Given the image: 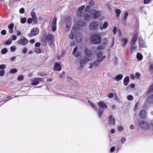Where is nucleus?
Returning <instances> with one entry per match:
<instances>
[{
  "label": "nucleus",
  "mask_w": 153,
  "mask_h": 153,
  "mask_svg": "<svg viewBox=\"0 0 153 153\" xmlns=\"http://www.w3.org/2000/svg\"><path fill=\"white\" fill-rule=\"evenodd\" d=\"M91 42L95 44H98L100 43L101 41V38L100 36L95 34L93 35L90 38Z\"/></svg>",
  "instance_id": "obj_1"
},
{
  "label": "nucleus",
  "mask_w": 153,
  "mask_h": 153,
  "mask_svg": "<svg viewBox=\"0 0 153 153\" xmlns=\"http://www.w3.org/2000/svg\"><path fill=\"white\" fill-rule=\"evenodd\" d=\"M107 105L103 102H100L99 103V111L98 115L99 117H101L103 113L104 109H106Z\"/></svg>",
  "instance_id": "obj_2"
},
{
  "label": "nucleus",
  "mask_w": 153,
  "mask_h": 153,
  "mask_svg": "<svg viewBox=\"0 0 153 153\" xmlns=\"http://www.w3.org/2000/svg\"><path fill=\"white\" fill-rule=\"evenodd\" d=\"M89 60V58L87 57H84L83 58L80 59L79 61L80 66L78 68L79 70H82L83 69V67Z\"/></svg>",
  "instance_id": "obj_3"
},
{
  "label": "nucleus",
  "mask_w": 153,
  "mask_h": 153,
  "mask_svg": "<svg viewBox=\"0 0 153 153\" xmlns=\"http://www.w3.org/2000/svg\"><path fill=\"white\" fill-rule=\"evenodd\" d=\"M139 127L142 129L147 130L150 128L149 123L143 120H142L139 122Z\"/></svg>",
  "instance_id": "obj_4"
},
{
  "label": "nucleus",
  "mask_w": 153,
  "mask_h": 153,
  "mask_svg": "<svg viewBox=\"0 0 153 153\" xmlns=\"http://www.w3.org/2000/svg\"><path fill=\"white\" fill-rule=\"evenodd\" d=\"M101 14L100 11H97L95 10H91L90 12V16L92 19H96L100 16Z\"/></svg>",
  "instance_id": "obj_5"
},
{
  "label": "nucleus",
  "mask_w": 153,
  "mask_h": 153,
  "mask_svg": "<svg viewBox=\"0 0 153 153\" xmlns=\"http://www.w3.org/2000/svg\"><path fill=\"white\" fill-rule=\"evenodd\" d=\"M39 31V29L37 28H33L31 30V33H29L28 35L30 37H31L32 36H35L38 34Z\"/></svg>",
  "instance_id": "obj_6"
},
{
  "label": "nucleus",
  "mask_w": 153,
  "mask_h": 153,
  "mask_svg": "<svg viewBox=\"0 0 153 153\" xmlns=\"http://www.w3.org/2000/svg\"><path fill=\"white\" fill-rule=\"evenodd\" d=\"M98 25V23L97 22H93L90 23L89 28L91 30H95L97 27Z\"/></svg>",
  "instance_id": "obj_7"
},
{
  "label": "nucleus",
  "mask_w": 153,
  "mask_h": 153,
  "mask_svg": "<svg viewBox=\"0 0 153 153\" xmlns=\"http://www.w3.org/2000/svg\"><path fill=\"white\" fill-rule=\"evenodd\" d=\"M34 10H33L31 13L30 15L32 17V19L33 20V24L37 23V18L36 14L35 12H33Z\"/></svg>",
  "instance_id": "obj_8"
},
{
  "label": "nucleus",
  "mask_w": 153,
  "mask_h": 153,
  "mask_svg": "<svg viewBox=\"0 0 153 153\" xmlns=\"http://www.w3.org/2000/svg\"><path fill=\"white\" fill-rule=\"evenodd\" d=\"M53 35L52 34H49L46 36V38L47 42L48 44L49 45H51L53 44Z\"/></svg>",
  "instance_id": "obj_9"
},
{
  "label": "nucleus",
  "mask_w": 153,
  "mask_h": 153,
  "mask_svg": "<svg viewBox=\"0 0 153 153\" xmlns=\"http://www.w3.org/2000/svg\"><path fill=\"white\" fill-rule=\"evenodd\" d=\"M75 38L78 42H80L83 39L82 35L80 33H77L75 35Z\"/></svg>",
  "instance_id": "obj_10"
},
{
  "label": "nucleus",
  "mask_w": 153,
  "mask_h": 153,
  "mask_svg": "<svg viewBox=\"0 0 153 153\" xmlns=\"http://www.w3.org/2000/svg\"><path fill=\"white\" fill-rule=\"evenodd\" d=\"M28 42V40L24 38L20 39L18 42V44L21 45H25Z\"/></svg>",
  "instance_id": "obj_11"
},
{
  "label": "nucleus",
  "mask_w": 153,
  "mask_h": 153,
  "mask_svg": "<svg viewBox=\"0 0 153 153\" xmlns=\"http://www.w3.org/2000/svg\"><path fill=\"white\" fill-rule=\"evenodd\" d=\"M78 49V47L77 46H76L74 48L72 52L74 56L76 57H78L81 54L80 51H79L77 50Z\"/></svg>",
  "instance_id": "obj_12"
},
{
  "label": "nucleus",
  "mask_w": 153,
  "mask_h": 153,
  "mask_svg": "<svg viewBox=\"0 0 153 153\" xmlns=\"http://www.w3.org/2000/svg\"><path fill=\"white\" fill-rule=\"evenodd\" d=\"M109 123L111 125H114L115 123V120L114 117L112 115H110L108 117Z\"/></svg>",
  "instance_id": "obj_13"
},
{
  "label": "nucleus",
  "mask_w": 153,
  "mask_h": 153,
  "mask_svg": "<svg viewBox=\"0 0 153 153\" xmlns=\"http://www.w3.org/2000/svg\"><path fill=\"white\" fill-rule=\"evenodd\" d=\"M138 41L140 46L141 45L143 47H146L145 41L142 37L140 36L139 37Z\"/></svg>",
  "instance_id": "obj_14"
},
{
  "label": "nucleus",
  "mask_w": 153,
  "mask_h": 153,
  "mask_svg": "<svg viewBox=\"0 0 153 153\" xmlns=\"http://www.w3.org/2000/svg\"><path fill=\"white\" fill-rule=\"evenodd\" d=\"M137 37L138 36L136 34H135L134 35L131 39V41L130 43L131 45H133L134 44L137 40Z\"/></svg>",
  "instance_id": "obj_15"
},
{
  "label": "nucleus",
  "mask_w": 153,
  "mask_h": 153,
  "mask_svg": "<svg viewBox=\"0 0 153 153\" xmlns=\"http://www.w3.org/2000/svg\"><path fill=\"white\" fill-rule=\"evenodd\" d=\"M97 56L98 58L97 59L100 60L102 59V61L105 58V56H102V53L101 51L98 52L97 53Z\"/></svg>",
  "instance_id": "obj_16"
},
{
  "label": "nucleus",
  "mask_w": 153,
  "mask_h": 153,
  "mask_svg": "<svg viewBox=\"0 0 153 153\" xmlns=\"http://www.w3.org/2000/svg\"><path fill=\"white\" fill-rule=\"evenodd\" d=\"M62 69L59 63H56L55 64V66L53 68L54 71H59Z\"/></svg>",
  "instance_id": "obj_17"
},
{
  "label": "nucleus",
  "mask_w": 153,
  "mask_h": 153,
  "mask_svg": "<svg viewBox=\"0 0 153 153\" xmlns=\"http://www.w3.org/2000/svg\"><path fill=\"white\" fill-rule=\"evenodd\" d=\"M147 102L151 103L153 102V94H151L146 99Z\"/></svg>",
  "instance_id": "obj_18"
},
{
  "label": "nucleus",
  "mask_w": 153,
  "mask_h": 153,
  "mask_svg": "<svg viewBox=\"0 0 153 153\" xmlns=\"http://www.w3.org/2000/svg\"><path fill=\"white\" fill-rule=\"evenodd\" d=\"M128 42V39L127 38L121 39V43L123 47H125Z\"/></svg>",
  "instance_id": "obj_19"
},
{
  "label": "nucleus",
  "mask_w": 153,
  "mask_h": 153,
  "mask_svg": "<svg viewBox=\"0 0 153 153\" xmlns=\"http://www.w3.org/2000/svg\"><path fill=\"white\" fill-rule=\"evenodd\" d=\"M14 27V24L13 23H11L9 25L8 28L9 29V32L10 33H12L13 32V29Z\"/></svg>",
  "instance_id": "obj_20"
},
{
  "label": "nucleus",
  "mask_w": 153,
  "mask_h": 153,
  "mask_svg": "<svg viewBox=\"0 0 153 153\" xmlns=\"http://www.w3.org/2000/svg\"><path fill=\"white\" fill-rule=\"evenodd\" d=\"M145 111L143 110L141 111L140 112V116L142 119H144L145 118Z\"/></svg>",
  "instance_id": "obj_21"
},
{
  "label": "nucleus",
  "mask_w": 153,
  "mask_h": 153,
  "mask_svg": "<svg viewBox=\"0 0 153 153\" xmlns=\"http://www.w3.org/2000/svg\"><path fill=\"white\" fill-rule=\"evenodd\" d=\"M129 78L128 76L126 77L123 80V84L124 85L126 86L129 82Z\"/></svg>",
  "instance_id": "obj_22"
},
{
  "label": "nucleus",
  "mask_w": 153,
  "mask_h": 153,
  "mask_svg": "<svg viewBox=\"0 0 153 153\" xmlns=\"http://www.w3.org/2000/svg\"><path fill=\"white\" fill-rule=\"evenodd\" d=\"M123 77V76L121 74H118L116 76V77L114 78V80L117 81L121 80Z\"/></svg>",
  "instance_id": "obj_23"
},
{
  "label": "nucleus",
  "mask_w": 153,
  "mask_h": 153,
  "mask_svg": "<svg viewBox=\"0 0 153 153\" xmlns=\"http://www.w3.org/2000/svg\"><path fill=\"white\" fill-rule=\"evenodd\" d=\"M85 24V21L83 20H79L77 22V25L80 27L83 26Z\"/></svg>",
  "instance_id": "obj_24"
},
{
  "label": "nucleus",
  "mask_w": 153,
  "mask_h": 153,
  "mask_svg": "<svg viewBox=\"0 0 153 153\" xmlns=\"http://www.w3.org/2000/svg\"><path fill=\"white\" fill-rule=\"evenodd\" d=\"M84 11H82V10H78L77 11V15L79 17H82L84 15Z\"/></svg>",
  "instance_id": "obj_25"
},
{
  "label": "nucleus",
  "mask_w": 153,
  "mask_h": 153,
  "mask_svg": "<svg viewBox=\"0 0 153 153\" xmlns=\"http://www.w3.org/2000/svg\"><path fill=\"white\" fill-rule=\"evenodd\" d=\"M102 61V59H97L94 61V66L95 67H97L99 65V62Z\"/></svg>",
  "instance_id": "obj_26"
},
{
  "label": "nucleus",
  "mask_w": 153,
  "mask_h": 153,
  "mask_svg": "<svg viewBox=\"0 0 153 153\" xmlns=\"http://www.w3.org/2000/svg\"><path fill=\"white\" fill-rule=\"evenodd\" d=\"M105 45H103L102 44H101L100 45L98 46L97 48V49L98 50H101L104 49L105 48Z\"/></svg>",
  "instance_id": "obj_27"
},
{
  "label": "nucleus",
  "mask_w": 153,
  "mask_h": 153,
  "mask_svg": "<svg viewBox=\"0 0 153 153\" xmlns=\"http://www.w3.org/2000/svg\"><path fill=\"white\" fill-rule=\"evenodd\" d=\"M108 25V23L107 22H105L103 25L102 26L100 27V29L101 30L105 29L107 27Z\"/></svg>",
  "instance_id": "obj_28"
},
{
  "label": "nucleus",
  "mask_w": 153,
  "mask_h": 153,
  "mask_svg": "<svg viewBox=\"0 0 153 153\" xmlns=\"http://www.w3.org/2000/svg\"><path fill=\"white\" fill-rule=\"evenodd\" d=\"M85 54L88 56H90L91 55V51L88 49H85Z\"/></svg>",
  "instance_id": "obj_29"
},
{
  "label": "nucleus",
  "mask_w": 153,
  "mask_h": 153,
  "mask_svg": "<svg viewBox=\"0 0 153 153\" xmlns=\"http://www.w3.org/2000/svg\"><path fill=\"white\" fill-rule=\"evenodd\" d=\"M88 102H89L90 106L93 108L96 111H97V107L94 105V104L91 102L89 100L88 101Z\"/></svg>",
  "instance_id": "obj_30"
},
{
  "label": "nucleus",
  "mask_w": 153,
  "mask_h": 153,
  "mask_svg": "<svg viewBox=\"0 0 153 153\" xmlns=\"http://www.w3.org/2000/svg\"><path fill=\"white\" fill-rule=\"evenodd\" d=\"M143 55L140 53H137V59L139 60H141L143 59Z\"/></svg>",
  "instance_id": "obj_31"
},
{
  "label": "nucleus",
  "mask_w": 153,
  "mask_h": 153,
  "mask_svg": "<svg viewBox=\"0 0 153 153\" xmlns=\"http://www.w3.org/2000/svg\"><path fill=\"white\" fill-rule=\"evenodd\" d=\"M108 42V41L106 38H104L103 40L102 43V44L103 45H105V46L106 47L107 44Z\"/></svg>",
  "instance_id": "obj_32"
},
{
  "label": "nucleus",
  "mask_w": 153,
  "mask_h": 153,
  "mask_svg": "<svg viewBox=\"0 0 153 153\" xmlns=\"http://www.w3.org/2000/svg\"><path fill=\"white\" fill-rule=\"evenodd\" d=\"M153 92V84H152L150 87L149 89L147 92L148 94H149Z\"/></svg>",
  "instance_id": "obj_33"
},
{
  "label": "nucleus",
  "mask_w": 153,
  "mask_h": 153,
  "mask_svg": "<svg viewBox=\"0 0 153 153\" xmlns=\"http://www.w3.org/2000/svg\"><path fill=\"white\" fill-rule=\"evenodd\" d=\"M12 42V39H9L6 41L4 42V45H10L11 43Z\"/></svg>",
  "instance_id": "obj_34"
},
{
  "label": "nucleus",
  "mask_w": 153,
  "mask_h": 153,
  "mask_svg": "<svg viewBox=\"0 0 153 153\" xmlns=\"http://www.w3.org/2000/svg\"><path fill=\"white\" fill-rule=\"evenodd\" d=\"M115 12L116 13V17H118L120 16L121 12L120 10L119 9H117L115 10Z\"/></svg>",
  "instance_id": "obj_35"
},
{
  "label": "nucleus",
  "mask_w": 153,
  "mask_h": 153,
  "mask_svg": "<svg viewBox=\"0 0 153 153\" xmlns=\"http://www.w3.org/2000/svg\"><path fill=\"white\" fill-rule=\"evenodd\" d=\"M56 21H57V19L56 18V17H54L53 20V22H52V25H56Z\"/></svg>",
  "instance_id": "obj_36"
},
{
  "label": "nucleus",
  "mask_w": 153,
  "mask_h": 153,
  "mask_svg": "<svg viewBox=\"0 0 153 153\" xmlns=\"http://www.w3.org/2000/svg\"><path fill=\"white\" fill-rule=\"evenodd\" d=\"M84 18L86 20L88 21L90 19V16L88 14H85L84 16Z\"/></svg>",
  "instance_id": "obj_37"
},
{
  "label": "nucleus",
  "mask_w": 153,
  "mask_h": 153,
  "mask_svg": "<svg viewBox=\"0 0 153 153\" xmlns=\"http://www.w3.org/2000/svg\"><path fill=\"white\" fill-rule=\"evenodd\" d=\"M34 51L36 53H40L41 52V50L39 48H35Z\"/></svg>",
  "instance_id": "obj_38"
},
{
  "label": "nucleus",
  "mask_w": 153,
  "mask_h": 153,
  "mask_svg": "<svg viewBox=\"0 0 153 153\" xmlns=\"http://www.w3.org/2000/svg\"><path fill=\"white\" fill-rule=\"evenodd\" d=\"M39 82H38L35 78L34 80L31 82V84L33 85H36L39 83Z\"/></svg>",
  "instance_id": "obj_39"
},
{
  "label": "nucleus",
  "mask_w": 153,
  "mask_h": 153,
  "mask_svg": "<svg viewBox=\"0 0 153 153\" xmlns=\"http://www.w3.org/2000/svg\"><path fill=\"white\" fill-rule=\"evenodd\" d=\"M7 49L6 48H4L2 50L1 53L2 54H5L7 53Z\"/></svg>",
  "instance_id": "obj_40"
},
{
  "label": "nucleus",
  "mask_w": 153,
  "mask_h": 153,
  "mask_svg": "<svg viewBox=\"0 0 153 153\" xmlns=\"http://www.w3.org/2000/svg\"><path fill=\"white\" fill-rule=\"evenodd\" d=\"M17 72V70L16 69L14 68L11 69L10 71V73L11 74L15 73Z\"/></svg>",
  "instance_id": "obj_41"
},
{
  "label": "nucleus",
  "mask_w": 153,
  "mask_h": 153,
  "mask_svg": "<svg viewBox=\"0 0 153 153\" xmlns=\"http://www.w3.org/2000/svg\"><path fill=\"white\" fill-rule=\"evenodd\" d=\"M23 78L24 77L22 75H20L17 77V79L19 81L22 80Z\"/></svg>",
  "instance_id": "obj_42"
},
{
  "label": "nucleus",
  "mask_w": 153,
  "mask_h": 153,
  "mask_svg": "<svg viewBox=\"0 0 153 153\" xmlns=\"http://www.w3.org/2000/svg\"><path fill=\"white\" fill-rule=\"evenodd\" d=\"M88 3L89 5L91 6H93L95 4L94 2L92 0H90Z\"/></svg>",
  "instance_id": "obj_43"
},
{
  "label": "nucleus",
  "mask_w": 153,
  "mask_h": 153,
  "mask_svg": "<svg viewBox=\"0 0 153 153\" xmlns=\"http://www.w3.org/2000/svg\"><path fill=\"white\" fill-rule=\"evenodd\" d=\"M128 13L126 11L123 16V20H126L128 16Z\"/></svg>",
  "instance_id": "obj_44"
},
{
  "label": "nucleus",
  "mask_w": 153,
  "mask_h": 153,
  "mask_svg": "<svg viewBox=\"0 0 153 153\" xmlns=\"http://www.w3.org/2000/svg\"><path fill=\"white\" fill-rule=\"evenodd\" d=\"M26 21V18L25 17L22 18L21 20V22L22 24H24Z\"/></svg>",
  "instance_id": "obj_45"
},
{
  "label": "nucleus",
  "mask_w": 153,
  "mask_h": 153,
  "mask_svg": "<svg viewBox=\"0 0 153 153\" xmlns=\"http://www.w3.org/2000/svg\"><path fill=\"white\" fill-rule=\"evenodd\" d=\"M10 49L11 51L13 52L16 50V48L15 46H12L10 47Z\"/></svg>",
  "instance_id": "obj_46"
},
{
  "label": "nucleus",
  "mask_w": 153,
  "mask_h": 153,
  "mask_svg": "<svg viewBox=\"0 0 153 153\" xmlns=\"http://www.w3.org/2000/svg\"><path fill=\"white\" fill-rule=\"evenodd\" d=\"M137 47L136 46H134L131 47V52L135 51L136 50Z\"/></svg>",
  "instance_id": "obj_47"
},
{
  "label": "nucleus",
  "mask_w": 153,
  "mask_h": 153,
  "mask_svg": "<svg viewBox=\"0 0 153 153\" xmlns=\"http://www.w3.org/2000/svg\"><path fill=\"white\" fill-rule=\"evenodd\" d=\"M19 13L21 14H23L25 12V9L24 8H21L19 10Z\"/></svg>",
  "instance_id": "obj_48"
},
{
  "label": "nucleus",
  "mask_w": 153,
  "mask_h": 153,
  "mask_svg": "<svg viewBox=\"0 0 153 153\" xmlns=\"http://www.w3.org/2000/svg\"><path fill=\"white\" fill-rule=\"evenodd\" d=\"M56 25H52V31H54L56 30Z\"/></svg>",
  "instance_id": "obj_49"
},
{
  "label": "nucleus",
  "mask_w": 153,
  "mask_h": 153,
  "mask_svg": "<svg viewBox=\"0 0 153 153\" xmlns=\"http://www.w3.org/2000/svg\"><path fill=\"white\" fill-rule=\"evenodd\" d=\"M5 71L4 70L0 71V76H2L4 75Z\"/></svg>",
  "instance_id": "obj_50"
},
{
  "label": "nucleus",
  "mask_w": 153,
  "mask_h": 153,
  "mask_svg": "<svg viewBox=\"0 0 153 153\" xmlns=\"http://www.w3.org/2000/svg\"><path fill=\"white\" fill-rule=\"evenodd\" d=\"M33 22L31 18H29L27 20V22L28 24H31Z\"/></svg>",
  "instance_id": "obj_51"
},
{
  "label": "nucleus",
  "mask_w": 153,
  "mask_h": 153,
  "mask_svg": "<svg viewBox=\"0 0 153 153\" xmlns=\"http://www.w3.org/2000/svg\"><path fill=\"white\" fill-rule=\"evenodd\" d=\"M6 67L4 65L2 64L0 65V69L2 70L5 68Z\"/></svg>",
  "instance_id": "obj_52"
},
{
  "label": "nucleus",
  "mask_w": 153,
  "mask_h": 153,
  "mask_svg": "<svg viewBox=\"0 0 153 153\" xmlns=\"http://www.w3.org/2000/svg\"><path fill=\"white\" fill-rule=\"evenodd\" d=\"M27 49L26 48H24L22 50V53L23 54H25L27 52Z\"/></svg>",
  "instance_id": "obj_53"
},
{
  "label": "nucleus",
  "mask_w": 153,
  "mask_h": 153,
  "mask_svg": "<svg viewBox=\"0 0 153 153\" xmlns=\"http://www.w3.org/2000/svg\"><path fill=\"white\" fill-rule=\"evenodd\" d=\"M133 96L131 95H129L127 96V99L129 100H131L132 99Z\"/></svg>",
  "instance_id": "obj_54"
},
{
  "label": "nucleus",
  "mask_w": 153,
  "mask_h": 153,
  "mask_svg": "<svg viewBox=\"0 0 153 153\" xmlns=\"http://www.w3.org/2000/svg\"><path fill=\"white\" fill-rule=\"evenodd\" d=\"M1 33L2 35H4L6 34L7 32L5 30H2L1 31Z\"/></svg>",
  "instance_id": "obj_55"
},
{
  "label": "nucleus",
  "mask_w": 153,
  "mask_h": 153,
  "mask_svg": "<svg viewBox=\"0 0 153 153\" xmlns=\"http://www.w3.org/2000/svg\"><path fill=\"white\" fill-rule=\"evenodd\" d=\"M117 27H114L113 30V33L114 34H116L117 33Z\"/></svg>",
  "instance_id": "obj_56"
},
{
  "label": "nucleus",
  "mask_w": 153,
  "mask_h": 153,
  "mask_svg": "<svg viewBox=\"0 0 153 153\" xmlns=\"http://www.w3.org/2000/svg\"><path fill=\"white\" fill-rule=\"evenodd\" d=\"M114 95L112 93H109L108 95V97L109 98H112L113 97Z\"/></svg>",
  "instance_id": "obj_57"
},
{
  "label": "nucleus",
  "mask_w": 153,
  "mask_h": 153,
  "mask_svg": "<svg viewBox=\"0 0 153 153\" xmlns=\"http://www.w3.org/2000/svg\"><path fill=\"white\" fill-rule=\"evenodd\" d=\"M126 139L125 137H123L121 140V142L122 144H123L126 140Z\"/></svg>",
  "instance_id": "obj_58"
},
{
  "label": "nucleus",
  "mask_w": 153,
  "mask_h": 153,
  "mask_svg": "<svg viewBox=\"0 0 153 153\" xmlns=\"http://www.w3.org/2000/svg\"><path fill=\"white\" fill-rule=\"evenodd\" d=\"M35 79L37 81L39 82H42V79L41 78H36Z\"/></svg>",
  "instance_id": "obj_59"
},
{
  "label": "nucleus",
  "mask_w": 153,
  "mask_h": 153,
  "mask_svg": "<svg viewBox=\"0 0 153 153\" xmlns=\"http://www.w3.org/2000/svg\"><path fill=\"white\" fill-rule=\"evenodd\" d=\"M41 45V44L40 43L37 42L35 43V46L36 47H39Z\"/></svg>",
  "instance_id": "obj_60"
},
{
  "label": "nucleus",
  "mask_w": 153,
  "mask_h": 153,
  "mask_svg": "<svg viewBox=\"0 0 153 153\" xmlns=\"http://www.w3.org/2000/svg\"><path fill=\"white\" fill-rule=\"evenodd\" d=\"M17 39V36L15 35H13L12 36V39L13 40H15Z\"/></svg>",
  "instance_id": "obj_61"
},
{
  "label": "nucleus",
  "mask_w": 153,
  "mask_h": 153,
  "mask_svg": "<svg viewBox=\"0 0 153 153\" xmlns=\"http://www.w3.org/2000/svg\"><path fill=\"white\" fill-rule=\"evenodd\" d=\"M69 37L70 39H72L74 38V35L72 33H71L69 35Z\"/></svg>",
  "instance_id": "obj_62"
},
{
  "label": "nucleus",
  "mask_w": 153,
  "mask_h": 153,
  "mask_svg": "<svg viewBox=\"0 0 153 153\" xmlns=\"http://www.w3.org/2000/svg\"><path fill=\"white\" fill-rule=\"evenodd\" d=\"M90 9V7L89 5H87L86 6V7L85 9V10L86 11H88Z\"/></svg>",
  "instance_id": "obj_63"
},
{
  "label": "nucleus",
  "mask_w": 153,
  "mask_h": 153,
  "mask_svg": "<svg viewBox=\"0 0 153 153\" xmlns=\"http://www.w3.org/2000/svg\"><path fill=\"white\" fill-rule=\"evenodd\" d=\"M149 69L153 71V64H151L149 66Z\"/></svg>",
  "instance_id": "obj_64"
}]
</instances>
